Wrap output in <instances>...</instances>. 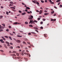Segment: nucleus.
<instances>
[{"instance_id":"nucleus-5","label":"nucleus","mask_w":62,"mask_h":62,"mask_svg":"<svg viewBox=\"0 0 62 62\" xmlns=\"http://www.w3.org/2000/svg\"><path fill=\"white\" fill-rule=\"evenodd\" d=\"M26 9H30V8L28 7H26Z\"/></svg>"},{"instance_id":"nucleus-32","label":"nucleus","mask_w":62,"mask_h":62,"mask_svg":"<svg viewBox=\"0 0 62 62\" xmlns=\"http://www.w3.org/2000/svg\"><path fill=\"white\" fill-rule=\"evenodd\" d=\"M6 14H7V15H8V11L6 12Z\"/></svg>"},{"instance_id":"nucleus-47","label":"nucleus","mask_w":62,"mask_h":62,"mask_svg":"<svg viewBox=\"0 0 62 62\" xmlns=\"http://www.w3.org/2000/svg\"><path fill=\"white\" fill-rule=\"evenodd\" d=\"M3 41V40L2 39H1L0 40V41H1V42Z\"/></svg>"},{"instance_id":"nucleus-36","label":"nucleus","mask_w":62,"mask_h":62,"mask_svg":"<svg viewBox=\"0 0 62 62\" xmlns=\"http://www.w3.org/2000/svg\"><path fill=\"white\" fill-rule=\"evenodd\" d=\"M2 17H3V16H0V19H1Z\"/></svg>"},{"instance_id":"nucleus-60","label":"nucleus","mask_w":62,"mask_h":62,"mask_svg":"<svg viewBox=\"0 0 62 62\" xmlns=\"http://www.w3.org/2000/svg\"><path fill=\"white\" fill-rule=\"evenodd\" d=\"M40 28H41V29H43V27H40Z\"/></svg>"},{"instance_id":"nucleus-56","label":"nucleus","mask_w":62,"mask_h":62,"mask_svg":"<svg viewBox=\"0 0 62 62\" xmlns=\"http://www.w3.org/2000/svg\"><path fill=\"white\" fill-rule=\"evenodd\" d=\"M19 13H22V11H19Z\"/></svg>"},{"instance_id":"nucleus-61","label":"nucleus","mask_w":62,"mask_h":62,"mask_svg":"<svg viewBox=\"0 0 62 62\" xmlns=\"http://www.w3.org/2000/svg\"><path fill=\"white\" fill-rule=\"evenodd\" d=\"M1 42V43H4V42H4V41H2Z\"/></svg>"},{"instance_id":"nucleus-26","label":"nucleus","mask_w":62,"mask_h":62,"mask_svg":"<svg viewBox=\"0 0 62 62\" xmlns=\"http://www.w3.org/2000/svg\"><path fill=\"white\" fill-rule=\"evenodd\" d=\"M41 3H43L44 2V1L42 0H41Z\"/></svg>"},{"instance_id":"nucleus-39","label":"nucleus","mask_w":62,"mask_h":62,"mask_svg":"<svg viewBox=\"0 0 62 62\" xmlns=\"http://www.w3.org/2000/svg\"><path fill=\"white\" fill-rule=\"evenodd\" d=\"M22 4L23 5H25V4H24V3H23V2L22 3Z\"/></svg>"},{"instance_id":"nucleus-50","label":"nucleus","mask_w":62,"mask_h":62,"mask_svg":"<svg viewBox=\"0 0 62 62\" xmlns=\"http://www.w3.org/2000/svg\"><path fill=\"white\" fill-rule=\"evenodd\" d=\"M43 21H45L46 20V19H43Z\"/></svg>"},{"instance_id":"nucleus-46","label":"nucleus","mask_w":62,"mask_h":62,"mask_svg":"<svg viewBox=\"0 0 62 62\" xmlns=\"http://www.w3.org/2000/svg\"><path fill=\"white\" fill-rule=\"evenodd\" d=\"M59 7L60 8H62V5H60Z\"/></svg>"},{"instance_id":"nucleus-4","label":"nucleus","mask_w":62,"mask_h":62,"mask_svg":"<svg viewBox=\"0 0 62 62\" xmlns=\"http://www.w3.org/2000/svg\"><path fill=\"white\" fill-rule=\"evenodd\" d=\"M36 4H37V5H38V6H40V5L39 4V3L38 2H37L36 3Z\"/></svg>"},{"instance_id":"nucleus-20","label":"nucleus","mask_w":62,"mask_h":62,"mask_svg":"<svg viewBox=\"0 0 62 62\" xmlns=\"http://www.w3.org/2000/svg\"><path fill=\"white\" fill-rule=\"evenodd\" d=\"M17 58L18 59H19L21 58V57H17Z\"/></svg>"},{"instance_id":"nucleus-22","label":"nucleus","mask_w":62,"mask_h":62,"mask_svg":"<svg viewBox=\"0 0 62 62\" xmlns=\"http://www.w3.org/2000/svg\"><path fill=\"white\" fill-rule=\"evenodd\" d=\"M0 29H4V27L2 26L0 27Z\"/></svg>"},{"instance_id":"nucleus-16","label":"nucleus","mask_w":62,"mask_h":62,"mask_svg":"<svg viewBox=\"0 0 62 62\" xmlns=\"http://www.w3.org/2000/svg\"><path fill=\"white\" fill-rule=\"evenodd\" d=\"M23 44H26V43L25 42H24V41L23 42Z\"/></svg>"},{"instance_id":"nucleus-6","label":"nucleus","mask_w":62,"mask_h":62,"mask_svg":"<svg viewBox=\"0 0 62 62\" xmlns=\"http://www.w3.org/2000/svg\"><path fill=\"white\" fill-rule=\"evenodd\" d=\"M48 14H49L48 13H45L44 14V15H47Z\"/></svg>"},{"instance_id":"nucleus-40","label":"nucleus","mask_w":62,"mask_h":62,"mask_svg":"<svg viewBox=\"0 0 62 62\" xmlns=\"http://www.w3.org/2000/svg\"><path fill=\"white\" fill-rule=\"evenodd\" d=\"M21 23H17V24H21Z\"/></svg>"},{"instance_id":"nucleus-23","label":"nucleus","mask_w":62,"mask_h":62,"mask_svg":"<svg viewBox=\"0 0 62 62\" xmlns=\"http://www.w3.org/2000/svg\"><path fill=\"white\" fill-rule=\"evenodd\" d=\"M23 60H18V61L19 62H22Z\"/></svg>"},{"instance_id":"nucleus-43","label":"nucleus","mask_w":62,"mask_h":62,"mask_svg":"<svg viewBox=\"0 0 62 62\" xmlns=\"http://www.w3.org/2000/svg\"><path fill=\"white\" fill-rule=\"evenodd\" d=\"M39 12H41V13H42V11L41 10H40L39 11Z\"/></svg>"},{"instance_id":"nucleus-33","label":"nucleus","mask_w":62,"mask_h":62,"mask_svg":"<svg viewBox=\"0 0 62 62\" xmlns=\"http://www.w3.org/2000/svg\"><path fill=\"white\" fill-rule=\"evenodd\" d=\"M35 31H36L37 32V33H39V31H38V30H35Z\"/></svg>"},{"instance_id":"nucleus-10","label":"nucleus","mask_w":62,"mask_h":62,"mask_svg":"<svg viewBox=\"0 0 62 62\" xmlns=\"http://www.w3.org/2000/svg\"><path fill=\"white\" fill-rule=\"evenodd\" d=\"M33 21L31 20L30 21V22L29 23L30 24V23H32V22Z\"/></svg>"},{"instance_id":"nucleus-37","label":"nucleus","mask_w":62,"mask_h":62,"mask_svg":"<svg viewBox=\"0 0 62 62\" xmlns=\"http://www.w3.org/2000/svg\"><path fill=\"white\" fill-rule=\"evenodd\" d=\"M10 35H11V36H13V34H11V33H10Z\"/></svg>"},{"instance_id":"nucleus-30","label":"nucleus","mask_w":62,"mask_h":62,"mask_svg":"<svg viewBox=\"0 0 62 62\" xmlns=\"http://www.w3.org/2000/svg\"><path fill=\"white\" fill-rule=\"evenodd\" d=\"M32 33V34H34V35H35V34H36V33H35L34 32H31Z\"/></svg>"},{"instance_id":"nucleus-3","label":"nucleus","mask_w":62,"mask_h":62,"mask_svg":"<svg viewBox=\"0 0 62 62\" xmlns=\"http://www.w3.org/2000/svg\"><path fill=\"white\" fill-rule=\"evenodd\" d=\"M26 14V13H25V12H24L23 13H22V15H25V14Z\"/></svg>"},{"instance_id":"nucleus-57","label":"nucleus","mask_w":62,"mask_h":62,"mask_svg":"<svg viewBox=\"0 0 62 62\" xmlns=\"http://www.w3.org/2000/svg\"><path fill=\"white\" fill-rule=\"evenodd\" d=\"M5 37H6V38H8V37L6 36H5Z\"/></svg>"},{"instance_id":"nucleus-29","label":"nucleus","mask_w":62,"mask_h":62,"mask_svg":"<svg viewBox=\"0 0 62 62\" xmlns=\"http://www.w3.org/2000/svg\"><path fill=\"white\" fill-rule=\"evenodd\" d=\"M34 22H35V23H38V21H37L36 20H34Z\"/></svg>"},{"instance_id":"nucleus-63","label":"nucleus","mask_w":62,"mask_h":62,"mask_svg":"<svg viewBox=\"0 0 62 62\" xmlns=\"http://www.w3.org/2000/svg\"><path fill=\"white\" fill-rule=\"evenodd\" d=\"M28 35H31V33H29L28 34Z\"/></svg>"},{"instance_id":"nucleus-12","label":"nucleus","mask_w":62,"mask_h":62,"mask_svg":"<svg viewBox=\"0 0 62 62\" xmlns=\"http://www.w3.org/2000/svg\"><path fill=\"white\" fill-rule=\"evenodd\" d=\"M24 59H25V60H26V61H27V60H28V59L27 58H24Z\"/></svg>"},{"instance_id":"nucleus-42","label":"nucleus","mask_w":62,"mask_h":62,"mask_svg":"<svg viewBox=\"0 0 62 62\" xmlns=\"http://www.w3.org/2000/svg\"><path fill=\"white\" fill-rule=\"evenodd\" d=\"M48 0L49 1V2H50V3H51L52 2V0Z\"/></svg>"},{"instance_id":"nucleus-15","label":"nucleus","mask_w":62,"mask_h":62,"mask_svg":"<svg viewBox=\"0 0 62 62\" xmlns=\"http://www.w3.org/2000/svg\"><path fill=\"white\" fill-rule=\"evenodd\" d=\"M33 28L35 29H36V30H38V28H37L34 27H33Z\"/></svg>"},{"instance_id":"nucleus-31","label":"nucleus","mask_w":62,"mask_h":62,"mask_svg":"<svg viewBox=\"0 0 62 62\" xmlns=\"http://www.w3.org/2000/svg\"><path fill=\"white\" fill-rule=\"evenodd\" d=\"M10 4H13V3L12 1L10 2Z\"/></svg>"},{"instance_id":"nucleus-41","label":"nucleus","mask_w":62,"mask_h":62,"mask_svg":"<svg viewBox=\"0 0 62 62\" xmlns=\"http://www.w3.org/2000/svg\"><path fill=\"white\" fill-rule=\"evenodd\" d=\"M40 18H38V20H40Z\"/></svg>"},{"instance_id":"nucleus-17","label":"nucleus","mask_w":62,"mask_h":62,"mask_svg":"<svg viewBox=\"0 0 62 62\" xmlns=\"http://www.w3.org/2000/svg\"><path fill=\"white\" fill-rule=\"evenodd\" d=\"M28 23V22H25V24H27Z\"/></svg>"},{"instance_id":"nucleus-13","label":"nucleus","mask_w":62,"mask_h":62,"mask_svg":"<svg viewBox=\"0 0 62 62\" xmlns=\"http://www.w3.org/2000/svg\"><path fill=\"white\" fill-rule=\"evenodd\" d=\"M10 8H13V9H15V8L14 7H10Z\"/></svg>"},{"instance_id":"nucleus-9","label":"nucleus","mask_w":62,"mask_h":62,"mask_svg":"<svg viewBox=\"0 0 62 62\" xmlns=\"http://www.w3.org/2000/svg\"><path fill=\"white\" fill-rule=\"evenodd\" d=\"M61 1V0H58L56 1V2H57V3H58V2H59L60 1Z\"/></svg>"},{"instance_id":"nucleus-27","label":"nucleus","mask_w":62,"mask_h":62,"mask_svg":"<svg viewBox=\"0 0 62 62\" xmlns=\"http://www.w3.org/2000/svg\"><path fill=\"white\" fill-rule=\"evenodd\" d=\"M50 4H54V2H52L50 3Z\"/></svg>"},{"instance_id":"nucleus-7","label":"nucleus","mask_w":62,"mask_h":62,"mask_svg":"<svg viewBox=\"0 0 62 62\" xmlns=\"http://www.w3.org/2000/svg\"><path fill=\"white\" fill-rule=\"evenodd\" d=\"M17 36L18 37H19L20 38H21V37H22V36L20 35H17Z\"/></svg>"},{"instance_id":"nucleus-52","label":"nucleus","mask_w":62,"mask_h":62,"mask_svg":"<svg viewBox=\"0 0 62 62\" xmlns=\"http://www.w3.org/2000/svg\"><path fill=\"white\" fill-rule=\"evenodd\" d=\"M54 8H56V9H57V7H56V6H54Z\"/></svg>"},{"instance_id":"nucleus-2","label":"nucleus","mask_w":62,"mask_h":62,"mask_svg":"<svg viewBox=\"0 0 62 62\" xmlns=\"http://www.w3.org/2000/svg\"><path fill=\"white\" fill-rule=\"evenodd\" d=\"M17 23H18V22H15L13 23V25H14V24H17Z\"/></svg>"},{"instance_id":"nucleus-45","label":"nucleus","mask_w":62,"mask_h":62,"mask_svg":"<svg viewBox=\"0 0 62 62\" xmlns=\"http://www.w3.org/2000/svg\"><path fill=\"white\" fill-rule=\"evenodd\" d=\"M16 47L18 48H20V47L19 46H17Z\"/></svg>"},{"instance_id":"nucleus-59","label":"nucleus","mask_w":62,"mask_h":62,"mask_svg":"<svg viewBox=\"0 0 62 62\" xmlns=\"http://www.w3.org/2000/svg\"><path fill=\"white\" fill-rule=\"evenodd\" d=\"M54 20V19H51V21H53Z\"/></svg>"},{"instance_id":"nucleus-34","label":"nucleus","mask_w":62,"mask_h":62,"mask_svg":"<svg viewBox=\"0 0 62 62\" xmlns=\"http://www.w3.org/2000/svg\"><path fill=\"white\" fill-rule=\"evenodd\" d=\"M16 55L17 56H19V54L18 53H16Z\"/></svg>"},{"instance_id":"nucleus-53","label":"nucleus","mask_w":62,"mask_h":62,"mask_svg":"<svg viewBox=\"0 0 62 62\" xmlns=\"http://www.w3.org/2000/svg\"><path fill=\"white\" fill-rule=\"evenodd\" d=\"M25 54H27V55H28L29 54V53H25Z\"/></svg>"},{"instance_id":"nucleus-18","label":"nucleus","mask_w":62,"mask_h":62,"mask_svg":"<svg viewBox=\"0 0 62 62\" xmlns=\"http://www.w3.org/2000/svg\"><path fill=\"white\" fill-rule=\"evenodd\" d=\"M9 39H11V40H12V38H11V37H9Z\"/></svg>"},{"instance_id":"nucleus-58","label":"nucleus","mask_w":62,"mask_h":62,"mask_svg":"<svg viewBox=\"0 0 62 62\" xmlns=\"http://www.w3.org/2000/svg\"><path fill=\"white\" fill-rule=\"evenodd\" d=\"M0 31H3V30H0Z\"/></svg>"},{"instance_id":"nucleus-48","label":"nucleus","mask_w":62,"mask_h":62,"mask_svg":"<svg viewBox=\"0 0 62 62\" xmlns=\"http://www.w3.org/2000/svg\"><path fill=\"white\" fill-rule=\"evenodd\" d=\"M31 18H33V16H31Z\"/></svg>"},{"instance_id":"nucleus-1","label":"nucleus","mask_w":62,"mask_h":62,"mask_svg":"<svg viewBox=\"0 0 62 62\" xmlns=\"http://www.w3.org/2000/svg\"><path fill=\"white\" fill-rule=\"evenodd\" d=\"M16 41L18 43H20L21 42V41L20 40H16Z\"/></svg>"},{"instance_id":"nucleus-35","label":"nucleus","mask_w":62,"mask_h":62,"mask_svg":"<svg viewBox=\"0 0 62 62\" xmlns=\"http://www.w3.org/2000/svg\"><path fill=\"white\" fill-rule=\"evenodd\" d=\"M6 30V31H7V32H8L9 31V30L8 29H7Z\"/></svg>"},{"instance_id":"nucleus-8","label":"nucleus","mask_w":62,"mask_h":62,"mask_svg":"<svg viewBox=\"0 0 62 62\" xmlns=\"http://www.w3.org/2000/svg\"><path fill=\"white\" fill-rule=\"evenodd\" d=\"M44 36L45 38H47V36H46V34H44Z\"/></svg>"},{"instance_id":"nucleus-19","label":"nucleus","mask_w":62,"mask_h":62,"mask_svg":"<svg viewBox=\"0 0 62 62\" xmlns=\"http://www.w3.org/2000/svg\"><path fill=\"white\" fill-rule=\"evenodd\" d=\"M28 19H29V20H32V18H28Z\"/></svg>"},{"instance_id":"nucleus-24","label":"nucleus","mask_w":62,"mask_h":62,"mask_svg":"<svg viewBox=\"0 0 62 62\" xmlns=\"http://www.w3.org/2000/svg\"><path fill=\"white\" fill-rule=\"evenodd\" d=\"M29 26L30 27H33V26H32V25H29Z\"/></svg>"},{"instance_id":"nucleus-14","label":"nucleus","mask_w":62,"mask_h":62,"mask_svg":"<svg viewBox=\"0 0 62 62\" xmlns=\"http://www.w3.org/2000/svg\"><path fill=\"white\" fill-rule=\"evenodd\" d=\"M6 43H7V44H9V42H8L6 41Z\"/></svg>"},{"instance_id":"nucleus-21","label":"nucleus","mask_w":62,"mask_h":62,"mask_svg":"<svg viewBox=\"0 0 62 62\" xmlns=\"http://www.w3.org/2000/svg\"><path fill=\"white\" fill-rule=\"evenodd\" d=\"M9 48L10 49H13V47L10 46L9 47Z\"/></svg>"},{"instance_id":"nucleus-62","label":"nucleus","mask_w":62,"mask_h":62,"mask_svg":"<svg viewBox=\"0 0 62 62\" xmlns=\"http://www.w3.org/2000/svg\"><path fill=\"white\" fill-rule=\"evenodd\" d=\"M60 4V3L59 2L58 4V5H59V4Z\"/></svg>"},{"instance_id":"nucleus-44","label":"nucleus","mask_w":62,"mask_h":62,"mask_svg":"<svg viewBox=\"0 0 62 62\" xmlns=\"http://www.w3.org/2000/svg\"><path fill=\"white\" fill-rule=\"evenodd\" d=\"M36 11L37 12H39V11L38 10H36Z\"/></svg>"},{"instance_id":"nucleus-55","label":"nucleus","mask_w":62,"mask_h":62,"mask_svg":"<svg viewBox=\"0 0 62 62\" xmlns=\"http://www.w3.org/2000/svg\"><path fill=\"white\" fill-rule=\"evenodd\" d=\"M56 14H54V15H53L54 16H56Z\"/></svg>"},{"instance_id":"nucleus-25","label":"nucleus","mask_w":62,"mask_h":62,"mask_svg":"<svg viewBox=\"0 0 62 62\" xmlns=\"http://www.w3.org/2000/svg\"><path fill=\"white\" fill-rule=\"evenodd\" d=\"M13 5H11V4H10L9 6V7H10V6H13Z\"/></svg>"},{"instance_id":"nucleus-49","label":"nucleus","mask_w":62,"mask_h":62,"mask_svg":"<svg viewBox=\"0 0 62 62\" xmlns=\"http://www.w3.org/2000/svg\"><path fill=\"white\" fill-rule=\"evenodd\" d=\"M13 53H16V52L15 51H13Z\"/></svg>"},{"instance_id":"nucleus-38","label":"nucleus","mask_w":62,"mask_h":62,"mask_svg":"<svg viewBox=\"0 0 62 62\" xmlns=\"http://www.w3.org/2000/svg\"><path fill=\"white\" fill-rule=\"evenodd\" d=\"M2 25H3V26H4V27H5V25L4 24H2Z\"/></svg>"},{"instance_id":"nucleus-11","label":"nucleus","mask_w":62,"mask_h":62,"mask_svg":"<svg viewBox=\"0 0 62 62\" xmlns=\"http://www.w3.org/2000/svg\"><path fill=\"white\" fill-rule=\"evenodd\" d=\"M54 11H52L51 12V15H52L53 14H54Z\"/></svg>"},{"instance_id":"nucleus-64","label":"nucleus","mask_w":62,"mask_h":62,"mask_svg":"<svg viewBox=\"0 0 62 62\" xmlns=\"http://www.w3.org/2000/svg\"><path fill=\"white\" fill-rule=\"evenodd\" d=\"M27 13H29V14L30 13V12H29L28 11L27 12Z\"/></svg>"},{"instance_id":"nucleus-28","label":"nucleus","mask_w":62,"mask_h":62,"mask_svg":"<svg viewBox=\"0 0 62 62\" xmlns=\"http://www.w3.org/2000/svg\"><path fill=\"white\" fill-rule=\"evenodd\" d=\"M0 51L1 52H2V53H3V52H4V51L2 50H0Z\"/></svg>"},{"instance_id":"nucleus-51","label":"nucleus","mask_w":62,"mask_h":62,"mask_svg":"<svg viewBox=\"0 0 62 62\" xmlns=\"http://www.w3.org/2000/svg\"><path fill=\"white\" fill-rule=\"evenodd\" d=\"M1 8H4V7L2 6H1Z\"/></svg>"},{"instance_id":"nucleus-54","label":"nucleus","mask_w":62,"mask_h":62,"mask_svg":"<svg viewBox=\"0 0 62 62\" xmlns=\"http://www.w3.org/2000/svg\"><path fill=\"white\" fill-rule=\"evenodd\" d=\"M32 2H33L34 3H36V2H35V1H34L33 0L32 1Z\"/></svg>"}]
</instances>
